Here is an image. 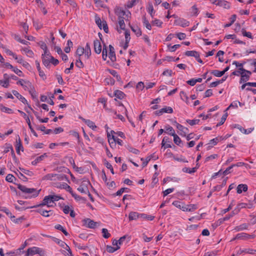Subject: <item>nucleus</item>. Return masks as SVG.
<instances>
[{
	"label": "nucleus",
	"instance_id": "nucleus-35",
	"mask_svg": "<svg viewBox=\"0 0 256 256\" xmlns=\"http://www.w3.org/2000/svg\"><path fill=\"white\" fill-rule=\"evenodd\" d=\"M22 50H23L29 57L32 58L34 56V54L32 52V51L28 48H22Z\"/></svg>",
	"mask_w": 256,
	"mask_h": 256
},
{
	"label": "nucleus",
	"instance_id": "nucleus-55",
	"mask_svg": "<svg viewBox=\"0 0 256 256\" xmlns=\"http://www.w3.org/2000/svg\"><path fill=\"white\" fill-rule=\"evenodd\" d=\"M227 116H228L227 113L224 114L222 116V117L221 118L220 122L216 124V126L218 127V126H220L222 125L224 122L225 120H226Z\"/></svg>",
	"mask_w": 256,
	"mask_h": 256
},
{
	"label": "nucleus",
	"instance_id": "nucleus-32",
	"mask_svg": "<svg viewBox=\"0 0 256 256\" xmlns=\"http://www.w3.org/2000/svg\"><path fill=\"white\" fill-rule=\"evenodd\" d=\"M54 228L56 230L62 231L65 236H67L68 235V233L60 224L56 225L54 226Z\"/></svg>",
	"mask_w": 256,
	"mask_h": 256
},
{
	"label": "nucleus",
	"instance_id": "nucleus-58",
	"mask_svg": "<svg viewBox=\"0 0 256 256\" xmlns=\"http://www.w3.org/2000/svg\"><path fill=\"white\" fill-rule=\"evenodd\" d=\"M76 66L79 68H84V64L82 62L80 58H78V59L76 60Z\"/></svg>",
	"mask_w": 256,
	"mask_h": 256
},
{
	"label": "nucleus",
	"instance_id": "nucleus-30",
	"mask_svg": "<svg viewBox=\"0 0 256 256\" xmlns=\"http://www.w3.org/2000/svg\"><path fill=\"white\" fill-rule=\"evenodd\" d=\"M241 78L240 80V83L247 82L249 78V75H247L246 73H240Z\"/></svg>",
	"mask_w": 256,
	"mask_h": 256
},
{
	"label": "nucleus",
	"instance_id": "nucleus-47",
	"mask_svg": "<svg viewBox=\"0 0 256 256\" xmlns=\"http://www.w3.org/2000/svg\"><path fill=\"white\" fill-rule=\"evenodd\" d=\"M26 122L28 126L30 129V130L31 132L34 134V135L36 136H38V135L34 130L33 129L32 126L31 125L30 118H26Z\"/></svg>",
	"mask_w": 256,
	"mask_h": 256
},
{
	"label": "nucleus",
	"instance_id": "nucleus-10",
	"mask_svg": "<svg viewBox=\"0 0 256 256\" xmlns=\"http://www.w3.org/2000/svg\"><path fill=\"white\" fill-rule=\"evenodd\" d=\"M41 252L40 248L36 246L28 248L27 250L26 256H32L36 254H38Z\"/></svg>",
	"mask_w": 256,
	"mask_h": 256
},
{
	"label": "nucleus",
	"instance_id": "nucleus-26",
	"mask_svg": "<svg viewBox=\"0 0 256 256\" xmlns=\"http://www.w3.org/2000/svg\"><path fill=\"white\" fill-rule=\"evenodd\" d=\"M174 137V142L178 146H182L183 145L182 142L180 137L175 134L173 136Z\"/></svg>",
	"mask_w": 256,
	"mask_h": 256
},
{
	"label": "nucleus",
	"instance_id": "nucleus-64",
	"mask_svg": "<svg viewBox=\"0 0 256 256\" xmlns=\"http://www.w3.org/2000/svg\"><path fill=\"white\" fill-rule=\"evenodd\" d=\"M152 24L158 27H161L162 24V22L158 19H156L152 21Z\"/></svg>",
	"mask_w": 256,
	"mask_h": 256
},
{
	"label": "nucleus",
	"instance_id": "nucleus-11",
	"mask_svg": "<svg viewBox=\"0 0 256 256\" xmlns=\"http://www.w3.org/2000/svg\"><path fill=\"white\" fill-rule=\"evenodd\" d=\"M94 50L97 54H100L102 52V46L100 42L98 40H96L94 42Z\"/></svg>",
	"mask_w": 256,
	"mask_h": 256
},
{
	"label": "nucleus",
	"instance_id": "nucleus-53",
	"mask_svg": "<svg viewBox=\"0 0 256 256\" xmlns=\"http://www.w3.org/2000/svg\"><path fill=\"white\" fill-rule=\"evenodd\" d=\"M107 56H108V54H107L106 47V46L105 44H104V48H103V50H102V59L104 60H106V59Z\"/></svg>",
	"mask_w": 256,
	"mask_h": 256
},
{
	"label": "nucleus",
	"instance_id": "nucleus-7",
	"mask_svg": "<svg viewBox=\"0 0 256 256\" xmlns=\"http://www.w3.org/2000/svg\"><path fill=\"white\" fill-rule=\"evenodd\" d=\"M110 135L108 134V142L110 147H112V144L116 146V143L122 146V141L120 138H117L114 135L112 136V138H110Z\"/></svg>",
	"mask_w": 256,
	"mask_h": 256
},
{
	"label": "nucleus",
	"instance_id": "nucleus-38",
	"mask_svg": "<svg viewBox=\"0 0 256 256\" xmlns=\"http://www.w3.org/2000/svg\"><path fill=\"white\" fill-rule=\"evenodd\" d=\"M132 30L136 34L137 36H139L142 35V32L140 29L138 27H132L131 26Z\"/></svg>",
	"mask_w": 256,
	"mask_h": 256
},
{
	"label": "nucleus",
	"instance_id": "nucleus-52",
	"mask_svg": "<svg viewBox=\"0 0 256 256\" xmlns=\"http://www.w3.org/2000/svg\"><path fill=\"white\" fill-rule=\"evenodd\" d=\"M124 18H118V24H119L120 27V29L123 30H125V26H126V25H125V24L124 22Z\"/></svg>",
	"mask_w": 256,
	"mask_h": 256
},
{
	"label": "nucleus",
	"instance_id": "nucleus-25",
	"mask_svg": "<svg viewBox=\"0 0 256 256\" xmlns=\"http://www.w3.org/2000/svg\"><path fill=\"white\" fill-rule=\"evenodd\" d=\"M47 156H48L46 154L44 153V154L41 155L40 156L36 158L35 160L32 162V164L34 166L36 165L38 162L42 160L44 158H46Z\"/></svg>",
	"mask_w": 256,
	"mask_h": 256
},
{
	"label": "nucleus",
	"instance_id": "nucleus-39",
	"mask_svg": "<svg viewBox=\"0 0 256 256\" xmlns=\"http://www.w3.org/2000/svg\"><path fill=\"white\" fill-rule=\"evenodd\" d=\"M39 45L40 48L44 50V54H46L48 52V48L46 43L44 42H40Z\"/></svg>",
	"mask_w": 256,
	"mask_h": 256
},
{
	"label": "nucleus",
	"instance_id": "nucleus-12",
	"mask_svg": "<svg viewBox=\"0 0 256 256\" xmlns=\"http://www.w3.org/2000/svg\"><path fill=\"white\" fill-rule=\"evenodd\" d=\"M109 49L110 52L108 54V57L112 62H114L116 60V56L114 48L112 45H110Z\"/></svg>",
	"mask_w": 256,
	"mask_h": 256
},
{
	"label": "nucleus",
	"instance_id": "nucleus-54",
	"mask_svg": "<svg viewBox=\"0 0 256 256\" xmlns=\"http://www.w3.org/2000/svg\"><path fill=\"white\" fill-rule=\"evenodd\" d=\"M12 150H14L12 145L10 144H6L5 145V150H4V153L6 154L10 150L12 152Z\"/></svg>",
	"mask_w": 256,
	"mask_h": 256
},
{
	"label": "nucleus",
	"instance_id": "nucleus-60",
	"mask_svg": "<svg viewBox=\"0 0 256 256\" xmlns=\"http://www.w3.org/2000/svg\"><path fill=\"white\" fill-rule=\"evenodd\" d=\"M20 150H22V151L24 150V148H23L22 143L16 144V152L18 154H20Z\"/></svg>",
	"mask_w": 256,
	"mask_h": 256
},
{
	"label": "nucleus",
	"instance_id": "nucleus-62",
	"mask_svg": "<svg viewBox=\"0 0 256 256\" xmlns=\"http://www.w3.org/2000/svg\"><path fill=\"white\" fill-rule=\"evenodd\" d=\"M170 50L172 52H174L177 48L180 47V44H174L173 46H170V45L168 46Z\"/></svg>",
	"mask_w": 256,
	"mask_h": 256
},
{
	"label": "nucleus",
	"instance_id": "nucleus-48",
	"mask_svg": "<svg viewBox=\"0 0 256 256\" xmlns=\"http://www.w3.org/2000/svg\"><path fill=\"white\" fill-rule=\"evenodd\" d=\"M248 226L246 224H242L239 226H236L235 230L237 231H240L248 228Z\"/></svg>",
	"mask_w": 256,
	"mask_h": 256
},
{
	"label": "nucleus",
	"instance_id": "nucleus-2",
	"mask_svg": "<svg viewBox=\"0 0 256 256\" xmlns=\"http://www.w3.org/2000/svg\"><path fill=\"white\" fill-rule=\"evenodd\" d=\"M18 188L22 192L25 194H32L31 197L36 198L40 194V190H36V189L34 188H28L24 186L21 185L20 184H17Z\"/></svg>",
	"mask_w": 256,
	"mask_h": 256
},
{
	"label": "nucleus",
	"instance_id": "nucleus-36",
	"mask_svg": "<svg viewBox=\"0 0 256 256\" xmlns=\"http://www.w3.org/2000/svg\"><path fill=\"white\" fill-rule=\"evenodd\" d=\"M84 48L82 46H78L76 50V55L78 56V58H80L84 54Z\"/></svg>",
	"mask_w": 256,
	"mask_h": 256
},
{
	"label": "nucleus",
	"instance_id": "nucleus-46",
	"mask_svg": "<svg viewBox=\"0 0 256 256\" xmlns=\"http://www.w3.org/2000/svg\"><path fill=\"white\" fill-rule=\"evenodd\" d=\"M200 120L199 119L195 120H187L186 122L189 124L190 126H194L195 124H198Z\"/></svg>",
	"mask_w": 256,
	"mask_h": 256
},
{
	"label": "nucleus",
	"instance_id": "nucleus-27",
	"mask_svg": "<svg viewBox=\"0 0 256 256\" xmlns=\"http://www.w3.org/2000/svg\"><path fill=\"white\" fill-rule=\"evenodd\" d=\"M4 84H2V86L4 88H7L9 86V80L10 78V76L7 74H4Z\"/></svg>",
	"mask_w": 256,
	"mask_h": 256
},
{
	"label": "nucleus",
	"instance_id": "nucleus-43",
	"mask_svg": "<svg viewBox=\"0 0 256 256\" xmlns=\"http://www.w3.org/2000/svg\"><path fill=\"white\" fill-rule=\"evenodd\" d=\"M129 190V188H122L120 190H118L116 194H114V196H120L125 191L128 192Z\"/></svg>",
	"mask_w": 256,
	"mask_h": 256
},
{
	"label": "nucleus",
	"instance_id": "nucleus-20",
	"mask_svg": "<svg viewBox=\"0 0 256 256\" xmlns=\"http://www.w3.org/2000/svg\"><path fill=\"white\" fill-rule=\"evenodd\" d=\"M140 214L134 212H132L129 214L128 218L130 220H136L140 218Z\"/></svg>",
	"mask_w": 256,
	"mask_h": 256
},
{
	"label": "nucleus",
	"instance_id": "nucleus-31",
	"mask_svg": "<svg viewBox=\"0 0 256 256\" xmlns=\"http://www.w3.org/2000/svg\"><path fill=\"white\" fill-rule=\"evenodd\" d=\"M196 168H188L186 167H184L182 168V170L184 172H187L188 174H192L196 172Z\"/></svg>",
	"mask_w": 256,
	"mask_h": 256
},
{
	"label": "nucleus",
	"instance_id": "nucleus-23",
	"mask_svg": "<svg viewBox=\"0 0 256 256\" xmlns=\"http://www.w3.org/2000/svg\"><path fill=\"white\" fill-rule=\"evenodd\" d=\"M116 15L118 16V18H125L124 16L126 14V11L122 8H118L116 11Z\"/></svg>",
	"mask_w": 256,
	"mask_h": 256
},
{
	"label": "nucleus",
	"instance_id": "nucleus-57",
	"mask_svg": "<svg viewBox=\"0 0 256 256\" xmlns=\"http://www.w3.org/2000/svg\"><path fill=\"white\" fill-rule=\"evenodd\" d=\"M51 201L54 202L56 201H58L59 200L61 199L62 198L60 196H56V195H50Z\"/></svg>",
	"mask_w": 256,
	"mask_h": 256
},
{
	"label": "nucleus",
	"instance_id": "nucleus-5",
	"mask_svg": "<svg viewBox=\"0 0 256 256\" xmlns=\"http://www.w3.org/2000/svg\"><path fill=\"white\" fill-rule=\"evenodd\" d=\"M52 239L55 242L58 244L60 246L62 247L68 251V256H73L70 247L64 242L56 238H53Z\"/></svg>",
	"mask_w": 256,
	"mask_h": 256
},
{
	"label": "nucleus",
	"instance_id": "nucleus-1",
	"mask_svg": "<svg viewBox=\"0 0 256 256\" xmlns=\"http://www.w3.org/2000/svg\"><path fill=\"white\" fill-rule=\"evenodd\" d=\"M172 204L184 212H192L196 208V206L194 204L186 205L179 201H174Z\"/></svg>",
	"mask_w": 256,
	"mask_h": 256
},
{
	"label": "nucleus",
	"instance_id": "nucleus-17",
	"mask_svg": "<svg viewBox=\"0 0 256 256\" xmlns=\"http://www.w3.org/2000/svg\"><path fill=\"white\" fill-rule=\"evenodd\" d=\"M12 93L14 96H15L17 98H18L22 103L28 104L26 100L20 95L16 90H12Z\"/></svg>",
	"mask_w": 256,
	"mask_h": 256
},
{
	"label": "nucleus",
	"instance_id": "nucleus-19",
	"mask_svg": "<svg viewBox=\"0 0 256 256\" xmlns=\"http://www.w3.org/2000/svg\"><path fill=\"white\" fill-rule=\"evenodd\" d=\"M174 123L176 124V128L181 131L182 133H184V136H186V134L188 131V128H186L184 127L180 124L176 122H174Z\"/></svg>",
	"mask_w": 256,
	"mask_h": 256
},
{
	"label": "nucleus",
	"instance_id": "nucleus-4",
	"mask_svg": "<svg viewBox=\"0 0 256 256\" xmlns=\"http://www.w3.org/2000/svg\"><path fill=\"white\" fill-rule=\"evenodd\" d=\"M89 186H90V181L88 180H82L77 190L81 193L87 194L89 192L88 188Z\"/></svg>",
	"mask_w": 256,
	"mask_h": 256
},
{
	"label": "nucleus",
	"instance_id": "nucleus-24",
	"mask_svg": "<svg viewBox=\"0 0 256 256\" xmlns=\"http://www.w3.org/2000/svg\"><path fill=\"white\" fill-rule=\"evenodd\" d=\"M254 252H256L255 250L250 249V248H245L244 250L240 249L237 252V254H241L244 252L248 253V254H254Z\"/></svg>",
	"mask_w": 256,
	"mask_h": 256
},
{
	"label": "nucleus",
	"instance_id": "nucleus-15",
	"mask_svg": "<svg viewBox=\"0 0 256 256\" xmlns=\"http://www.w3.org/2000/svg\"><path fill=\"white\" fill-rule=\"evenodd\" d=\"M248 187L246 184H240L237 186L236 192L238 194H241L242 192H246L248 190Z\"/></svg>",
	"mask_w": 256,
	"mask_h": 256
},
{
	"label": "nucleus",
	"instance_id": "nucleus-9",
	"mask_svg": "<svg viewBox=\"0 0 256 256\" xmlns=\"http://www.w3.org/2000/svg\"><path fill=\"white\" fill-rule=\"evenodd\" d=\"M164 112L172 114L173 112V110L170 106H166L160 110L154 112V114L156 116H161Z\"/></svg>",
	"mask_w": 256,
	"mask_h": 256
},
{
	"label": "nucleus",
	"instance_id": "nucleus-59",
	"mask_svg": "<svg viewBox=\"0 0 256 256\" xmlns=\"http://www.w3.org/2000/svg\"><path fill=\"white\" fill-rule=\"evenodd\" d=\"M242 35L244 36H246L250 38H252V34L250 32H247L244 29H242Z\"/></svg>",
	"mask_w": 256,
	"mask_h": 256
},
{
	"label": "nucleus",
	"instance_id": "nucleus-56",
	"mask_svg": "<svg viewBox=\"0 0 256 256\" xmlns=\"http://www.w3.org/2000/svg\"><path fill=\"white\" fill-rule=\"evenodd\" d=\"M14 180H16L15 177L11 174H8L6 178V180L10 182H13Z\"/></svg>",
	"mask_w": 256,
	"mask_h": 256
},
{
	"label": "nucleus",
	"instance_id": "nucleus-18",
	"mask_svg": "<svg viewBox=\"0 0 256 256\" xmlns=\"http://www.w3.org/2000/svg\"><path fill=\"white\" fill-rule=\"evenodd\" d=\"M216 5L223 7L224 8L228 9L230 8V4L226 0H218Z\"/></svg>",
	"mask_w": 256,
	"mask_h": 256
},
{
	"label": "nucleus",
	"instance_id": "nucleus-13",
	"mask_svg": "<svg viewBox=\"0 0 256 256\" xmlns=\"http://www.w3.org/2000/svg\"><path fill=\"white\" fill-rule=\"evenodd\" d=\"M170 142H171L170 140V138L167 136H165L162 142V146H164V148H172L171 144H170Z\"/></svg>",
	"mask_w": 256,
	"mask_h": 256
},
{
	"label": "nucleus",
	"instance_id": "nucleus-50",
	"mask_svg": "<svg viewBox=\"0 0 256 256\" xmlns=\"http://www.w3.org/2000/svg\"><path fill=\"white\" fill-rule=\"evenodd\" d=\"M102 236L105 238H108L110 237V234L108 232V230L106 228H102Z\"/></svg>",
	"mask_w": 256,
	"mask_h": 256
},
{
	"label": "nucleus",
	"instance_id": "nucleus-33",
	"mask_svg": "<svg viewBox=\"0 0 256 256\" xmlns=\"http://www.w3.org/2000/svg\"><path fill=\"white\" fill-rule=\"evenodd\" d=\"M120 248V246H117L116 248H114L112 246H106V250L108 252L112 253L116 251V250H118Z\"/></svg>",
	"mask_w": 256,
	"mask_h": 256
},
{
	"label": "nucleus",
	"instance_id": "nucleus-49",
	"mask_svg": "<svg viewBox=\"0 0 256 256\" xmlns=\"http://www.w3.org/2000/svg\"><path fill=\"white\" fill-rule=\"evenodd\" d=\"M4 49H5V52L7 54L12 56L15 60L18 59V57L13 52H12L10 50L5 48Z\"/></svg>",
	"mask_w": 256,
	"mask_h": 256
},
{
	"label": "nucleus",
	"instance_id": "nucleus-28",
	"mask_svg": "<svg viewBox=\"0 0 256 256\" xmlns=\"http://www.w3.org/2000/svg\"><path fill=\"white\" fill-rule=\"evenodd\" d=\"M114 94L115 96L120 100L122 99L125 96V94L120 90H115Z\"/></svg>",
	"mask_w": 256,
	"mask_h": 256
},
{
	"label": "nucleus",
	"instance_id": "nucleus-3",
	"mask_svg": "<svg viewBox=\"0 0 256 256\" xmlns=\"http://www.w3.org/2000/svg\"><path fill=\"white\" fill-rule=\"evenodd\" d=\"M43 180H68L66 176L64 174H48L42 178Z\"/></svg>",
	"mask_w": 256,
	"mask_h": 256
},
{
	"label": "nucleus",
	"instance_id": "nucleus-37",
	"mask_svg": "<svg viewBox=\"0 0 256 256\" xmlns=\"http://www.w3.org/2000/svg\"><path fill=\"white\" fill-rule=\"evenodd\" d=\"M140 218L143 219H146L149 220H152L154 218V216L150 215H147L145 214H140Z\"/></svg>",
	"mask_w": 256,
	"mask_h": 256
},
{
	"label": "nucleus",
	"instance_id": "nucleus-51",
	"mask_svg": "<svg viewBox=\"0 0 256 256\" xmlns=\"http://www.w3.org/2000/svg\"><path fill=\"white\" fill-rule=\"evenodd\" d=\"M20 170L22 174H24L28 176H32L34 175L33 172L30 170H26L24 168H20Z\"/></svg>",
	"mask_w": 256,
	"mask_h": 256
},
{
	"label": "nucleus",
	"instance_id": "nucleus-42",
	"mask_svg": "<svg viewBox=\"0 0 256 256\" xmlns=\"http://www.w3.org/2000/svg\"><path fill=\"white\" fill-rule=\"evenodd\" d=\"M0 110L2 112H8V114L12 113V109L6 108L2 104H0Z\"/></svg>",
	"mask_w": 256,
	"mask_h": 256
},
{
	"label": "nucleus",
	"instance_id": "nucleus-40",
	"mask_svg": "<svg viewBox=\"0 0 256 256\" xmlns=\"http://www.w3.org/2000/svg\"><path fill=\"white\" fill-rule=\"evenodd\" d=\"M36 212L40 214L42 216L45 217H48L50 216V214H48L49 212H51V210H36Z\"/></svg>",
	"mask_w": 256,
	"mask_h": 256
},
{
	"label": "nucleus",
	"instance_id": "nucleus-16",
	"mask_svg": "<svg viewBox=\"0 0 256 256\" xmlns=\"http://www.w3.org/2000/svg\"><path fill=\"white\" fill-rule=\"evenodd\" d=\"M84 222L86 224L88 225V227L90 228H94L96 226L98 223L94 222V220H91L90 218H87L84 220Z\"/></svg>",
	"mask_w": 256,
	"mask_h": 256
},
{
	"label": "nucleus",
	"instance_id": "nucleus-8",
	"mask_svg": "<svg viewBox=\"0 0 256 256\" xmlns=\"http://www.w3.org/2000/svg\"><path fill=\"white\" fill-rule=\"evenodd\" d=\"M50 195L46 196L42 200V202L41 204H40L36 205V206H30V207H28V208H37L38 206H46V205L48 206V207L52 206V205L50 204L51 202H52L50 200Z\"/></svg>",
	"mask_w": 256,
	"mask_h": 256
},
{
	"label": "nucleus",
	"instance_id": "nucleus-61",
	"mask_svg": "<svg viewBox=\"0 0 256 256\" xmlns=\"http://www.w3.org/2000/svg\"><path fill=\"white\" fill-rule=\"evenodd\" d=\"M12 71L15 72L16 74H18V76H22V72L16 68H14H14L12 69Z\"/></svg>",
	"mask_w": 256,
	"mask_h": 256
},
{
	"label": "nucleus",
	"instance_id": "nucleus-63",
	"mask_svg": "<svg viewBox=\"0 0 256 256\" xmlns=\"http://www.w3.org/2000/svg\"><path fill=\"white\" fill-rule=\"evenodd\" d=\"M177 38L180 40H184L186 37L184 33L180 32L176 34Z\"/></svg>",
	"mask_w": 256,
	"mask_h": 256
},
{
	"label": "nucleus",
	"instance_id": "nucleus-44",
	"mask_svg": "<svg viewBox=\"0 0 256 256\" xmlns=\"http://www.w3.org/2000/svg\"><path fill=\"white\" fill-rule=\"evenodd\" d=\"M142 19H143L144 24V26H146V28L147 29L150 30L152 29V26H151L150 24L149 23L148 20H146V18L145 16H144Z\"/></svg>",
	"mask_w": 256,
	"mask_h": 256
},
{
	"label": "nucleus",
	"instance_id": "nucleus-21",
	"mask_svg": "<svg viewBox=\"0 0 256 256\" xmlns=\"http://www.w3.org/2000/svg\"><path fill=\"white\" fill-rule=\"evenodd\" d=\"M84 52L85 56L86 58L87 59H88L91 55V50L90 46L88 43H87L86 44V47L84 48Z\"/></svg>",
	"mask_w": 256,
	"mask_h": 256
},
{
	"label": "nucleus",
	"instance_id": "nucleus-41",
	"mask_svg": "<svg viewBox=\"0 0 256 256\" xmlns=\"http://www.w3.org/2000/svg\"><path fill=\"white\" fill-rule=\"evenodd\" d=\"M211 74L217 77H220L224 74L222 71H219L218 70H213L211 72Z\"/></svg>",
	"mask_w": 256,
	"mask_h": 256
},
{
	"label": "nucleus",
	"instance_id": "nucleus-45",
	"mask_svg": "<svg viewBox=\"0 0 256 256\" xmlns=\"http://www.w3.org/2000/svg\"><path fill=\"white\" fill-rule=\"evenodd\" d=\"M180 95L181 98L183 100H184L186 103H188V96H187V94H186V93L185 92H184V91H181L180 92Z\"/></svg>",
	"mask_w": 256,
	"mask_h": 256
},
{
	"label": "nucleus",
	"instance_id": "nucleus-14",
	"mask_svg": "<svg viewBox=\"0 0 256 256\" xmlns=\"http://www.w3.org/2000/svg\"><path fill=\"white\" fill-rule=\"evenodd\" d=\"M80 118L82 119V120L88 126H89L90 128H92V130H94L96 128V126L95 125V124L90 120H86L80 116Z\"/></svg>",
	"mask_w": 256,
	"mask_h": 256
},
{
	"label": "nucleus",
	"instance_id": "nucleus-6",
	"mask_svg": "<svg viewBox=\"0 0 256 256\" xmlns=\"http://www.w3.org/2000/svg\"><path fill=\"white\" fill-rule=\"evenodd\" d=\"M255 237L254 234H249L246 233L242 232L236 235L235 238H234L232 240H246L250 238H254Z\"/></svg>",
	"mask_w": 256,
	"mask_h": 256
},
{
	"label": "nucleus",
	"instance_id": "nucleus-29",
	"mask_svg": "<svg viewBox=\"0 0 256 256\" xmlns=\"http://www.w3.org/2000/svg\"><path fill=\"white\" fill-rule=\"evenodd\" d=\"M42 61L43 64L46 66V67L50 65V60H49L48 58H46V54H42Z\"/></svg>",
	"mask_w": 256,
	"mask_h": 256
},
{
	"label": "nucleus",
	"instance_id": "nucleus-22",
	"mask_svg": "<svg viewBox=\"0 0 256 256\" xmlns=\"http://www.w3.org/2000/svg\"><path fill=\"white\" fill-rule=\"evenodd\" d=\"M199 53L195 50H188L186 52L185 55L188 56H194L196 58H198Z\"/></svg>",
	"mask_w": 256,
	"mask_h": 256
},
{
	"label": "nucleus",
	"instance_id": "nucleus-34",
	"mask_svg": "<svg viewBox=\"0 0 256 256\" xmlns=\"http://www.w3.org/2000/svg\"><path fill=\"white\" fill-rule=\"evenodd\" d=\"M165 128H166V130L168 132H167L170 135L173 136L174 135L176 134L174 130L172 127L171 126H165Z\"/></svg>",
	"mask_w": 256,
	"mask_h": 256
}]
</instances>
